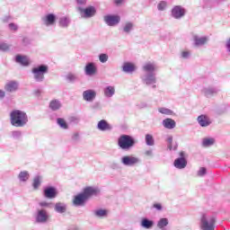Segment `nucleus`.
Returning a JSON list of instances; mask_svg holds the SVG:
<instances>
[{"instance_id":"1","label":"nucleus","mask_w":230,"mask_h":230,"mask_svg":"<svg viewBox=\"0 0 230 230\" xmlns=\"http://www.w3.org/2000/svg\"><path fill=\"white\" fill-rule=\"evenodd\" d=\"M142 69L145 73L141 76L143 84H146V85H152V88L155 89V87H157V85H155V84H157V77L155 76L157 65H155V63L147 62L144 64Z\"/></svg>"},{"instance_id":"2","label":"nucleus","mask_w":230,"mask_h":230,"mask_svg":"<svg viewBox=\"0 0 230 230\" xmlns=\"http://www.w3.org/2000/svg\"><path fill=\"white\" fill-rule=\"evenodd\" d=\"M13 127H25L28 123V115L21 110H14L10 113Z\"/></svg>"},{"instance_id":"3","label":"nucleus","mask_w":230,"mask_h":230,"mask_svg":"<svg viewBox=\"0 0 230 230\" xmlns=\"http://www.w3.org/2000/svg\"><path fill=\"white\" fill-rule=\"evenodd\" d=\"M49 73V66L48 65H39L31 69V74L35 82L42 83L46 77L45 75Z\"/></svg>"},{"instance_id":"4","label":"nucleus","mask_w":230,"mask_h":230,"mask_svg":"<svg viewBox=\"0 0 230 230\" xmlns=\"http://www.w3.org/2000/svg\"><path fill=\"white\" fill-rule=\"evenodd\" d=\"M135 145L136 139L130 135H121L118 138V146H119L121 150L128 151L131 148H134Z\"/></svg>"},{"instance_id":"5","label":"nucleus","mask_w":230,"mask_h":230,"mask_svg":"<svg viewBox=\"0 0 230 230\" xmlns=\"http://www.w3.org/2000/svg\"><path fill=\"white\" fill-rule=\"evenodd\" d=\"M217 218L213 216L203 215L200 218V229L201 230H215V224Z\"/></svg>"},{"instance_id":"6","label":"nucleus","mask_w":230,"mask_h":230,"mask_svg":"<svg viewBox=\"0 0 230 230\" xmlns=\"http://www.w3.org/2000/svg\"><path fill=\"white\" fill-rule=\"evenodd\" d=\"M120 163L123 166H128L130 168L140 164L141 159L135 155H124L120 158Z\"/></svg>"},{"instance_id":"7","label":"nucleus","mask_w":230,"mask_h":230,"mask_svg":"<svg viewBox=\"0 0 230 230\" xmlns=\"http://www.w3.org/2000/svg\"><path fill=\"white\" fill-rule=\"evenodd\" d=\"M35 220L37 224H46L49 220V213L45 208H38L36 210Z\"/></svg>"},{"instance_id":"8","label":"nucleus","mask_w":230,"mask_h":230,"mask_svg":"<svg viewBox=\"0 0 230 230\" xmlns=\"http://www.w3.org/2000/svg\"><path fill=\"white\" fill-rule=\"evenodd\" d=\"M78 12L80 13L81 17L84 19H91V17H94L96 15V7L88 6L86 8L77 7Z\"/></svg>"},{"instance_id":"9","label":"nucleus","mask_w":230,"mask_h":230,"mask_svg":"<svg viewBox=\"0 0 230 230\" xmlns=\"http://www.w3.org/2000/svg\"><path fill=\"white\" fill-rule=\"evenodd\" d=\"M104 22L107 26H118L121 22V17L116 14H107L104 16Z\"/></svg>"},{"instance_id":"10","label":"nucleus","mask_w":230,"mask_h":230,"mask_svg":"<svg viewBox=\"0 0 230 230\" xmlns=\"http://www.w3.org/2000/svg\"><path fill=\"white\" fill-rule=\"evenodd\" d=\"M173 166L177 168V170H184V168L188 166V161L184 157V152L180 153V157L174 160Z\"/></svg>"},{"instance_id":"11","label":"nucleus","mask_w":230,"mask_h":230,"mask_svg":"<svg viewBox=\"0 0 230 230\" xmlns=\"http://www.w3.org/2000/svg\"><path fill=\"white\" fill-rule=\"evenodd\" d=\"M201 93L206 96V98H212V96H217V94L220 93V88L217 86H208L204 87L201 90Z\"/></svg>"},{"instance_id":"12","label":"nucleus","mask_w":230,"mask_h":230,"mask_svg":"<svg viewBox=\"0 0 230 230\" xmlns=\"http://www.w3.org/2000/svg\"><path fill=\"white\" fill-rule=\"evenodd\" d=\"M172 17H173V19H182V17H184V15H186V9H184V7L181 6V5H175L172 9Z\"/></svg>"},{"instance_id":"13","label":"nucleus","mask_w":230,"mask_h":230,"mask_svg":"<svg viewBox=\"0 0 230 230\" xmlns=\"http://www.w3.org/2000/svg\"><path fill=\"white\" fill-rule=\"evenodd\" d=\"M82 193L86 198V200H89L91 197H98L100 190L96 187H86Z\"/></svg>"},{"instance_id":"14","label":"nucleus","mask_w":230,"mask_h":230,"mask_svg":"<svg viewBox=\"0 0 230 230\" xmlns=\"http://www.w3.org/2000/svg\"><path fill=\"white\" fill-rule=\"evenodd\" d=\"M41 21L45 26H55L57 15L55 13H48L41 18Z\"/></svg>"},{"instance_id":"15","label":"nucleus","mask_w":230,"mask_h":230,"mask_svg":"<svg viewBox=\"0 0 230 230\" xmlns=\"http://www.w3.org/2000/svg\"><path fill=\"white\" fill-rule=\"evenodd\" d=\"M83 100H84V102H93V101L96 100V91L93 90V89H89L86 91L83 92Z\"/></svg>"},{"instance_id":"16","label":"nucleus","mask_w":230,"mask_h":230,"mask_svg":"<svg viewBox=\"0 0 230 230\" xmlns=\"http://www.w3.org/2000/svg\"><path fill=\"white\" fill-rule=\"evenodd\" d=\"M4 89L6 93H17L19 91V82L9 81L5 84Z\"/></svg>"},{"instance_id":"17","label":"nucleus","mask_w":230,"mask_h":230,"mask_svg":"<svg viewBox=\"0 0 230 230\" xmlns=\"http://www.w3.org/2000/svg\"><path fill=\"white\" fill-rule=\"evenodd\" d=\"M57 195V188L55 187H46L43 190V197H45V199H56Z\"/></svg>"},{"instance_id":"18","label":"nucleus","mask_w":230,"mask_h":230,"mask_svg":"<svg viewBox=\"0 0 230 230\" xmlns=\"http://www.w3.org/2000/svg\"><path fill=\"white\" fill-rule=\"evenodd\" d=\"M85 202H87V199L83 192L75 196V198L73 199V204L75 207L85 206Z\"/></svg>"},{"instance_id":"19","label":"nucleus","mask_w":230,"mask_h":230,"mask_svg":"<svg viewBox=\"0 0 230 230\" xmlns=\"http://www.w3.org/2000/svg\"><path fill=\"white\" fill-rule=\"evenodd\" d=\"M96 65L93 62L87 63L84 66V75L86 76H93V75H96Z\"/></svg>"},{"instance_id":"20","label":"nucleus","mask_w":230,"mask_h":230,"mask_svg":"<svg viewBox=\"0 0 230 230\" xmlns=\"http://www.w3.org/2000/svg\"><path fill=\"white\" fill-rule=\"evenodd\" d=\"M71 24V18L69 16H60L58 19V26L59 28L67 29Z\"/></svg>"},{"instance_id":"21","label":"nucleus","mask_w":230,"mask_h":230,"mask_svg":"<svg viewBox=\"0 0 230 230\" xmlns=\"http://www.w3.org/2000/svg\"><path fill=\"white\" fill-rule=\"evenodd\" d=\"M98 130H101V132H107V130H112V126L107 122L105 119H102L97 124Z\"/></svg>"},{"instance_id":"22","label":"nucleus","mask_w":230,"mask_h":230,"mask_svg":"<svg viewBox=\"0 0 230 230\" xmlns=\"http://www.w3.org/2000/svg\"><path fill=\"white\" fill-rule=\"evenodd\" d=\"M134 22L127 21L122 24V32L128 35L130 32L134 31Z\"/></svg>"},{"instance_id":"23","label":"nucleus","mask_w":230,"mask_h":230,"mask_svg":"<svg viewBox=\"0 0 230 230\" xmlns=\"http://www.w3.org/2000/svg\"><path fill=\"white\" fill-rule=\"evenodd\" d=\"M197 121L201 127H209L211 125V119L208 115H199Z\"/></svg>"},{"instance_id":"24","label":"nucleus","mask_w":230,"mask_h":230,"mask_svg":"<svg viewBox=\"0 0 230 230\" xmlns=\"http://www.w3.org/2000/svg\"><path fill=\"white\" fill-rule=\"evenodd\" d=\"M163 127L164 128H167L168 130H172V128H175L177 127V122L173 120V119L167 118L162 121Z\"/></svg>"},{"instance_id":"25","label":"nucleus","mask_w":230,"mask_h":230,"mask_svg":"<svg viewBox=\"0 0 230 230\" xmlns=\"http://www.w3.org/2000/svg\"><path fill=\"white\" fill-rule=\"evenodd\" d=\"M93 215L96 218H107L109 215V210L99 208L93 211Z\"/></svg>"},{"instance_id":"26","label":"nucleus","mask_w":230,"mask_h":230,"mask_svg":"<svg viewBox=\"0 0 230 230\" xmlns=\"http://www.w3.org/2000/svg\"><path fill=\"white\" fill-rule=\"evenodd\" d=\"M103 93H104V96L106 98H112L114 94H116V88H114V86H106L103 89Z\"/></svg>"},{"instance_id":"27","label":"nucleus","mask_w":230,"mask_h":230,"mask_svg":"<svg viewBox=\"0 0 230 230\" xmlns=\"http://www.w3.org/2000/svg\"><path fill=\"white\" fill-rule=\"evenodd\" d=\"M206 42H208V37L194 36V46H196V48H199V46H204Z\"/></svg>"},{"instance_id":"28","label":"nucleus","mask_w":230,"mask_h":230,"mask_svg":"<svg viewBox=\"0 0 230 230\" xmlns=\"http://www.w3.org/2000/svg\"><path fill=\"white\" fill-rule=\"evenodd\" d=\"M54 209L57 213H66V211H67V205H66V203L58 202L56 203Z\"/></svg>"},{"instance_id":"29","label":"nucleus","mask_w":230,"mask_h":230,"mask_svg":"<svg viewBox=\"0 0 230 230\" xmlns=\"http://www.w3.org/2000/svg\"><path fill=\"white\" fill-rule=\"evenodd\" d=\"M140 226L141 227H144V229H152L154 227V221L144 217L141 220Z\"/></svg>"},{"instance_id":"30","label":"nucleus","mask_w":230,"mask_h":230,"mask_svg":"<svg viewBox=\"0 0 230 230\" xmlns=\"http://www.w3.org/2000/svg\"><path fill=\"white\" fill-rule=\"evenodd\" d=\"M18 179L20 182H27V181H30V172L21 171L18 174Z\"/></svg>"},{"instance_id":"31","label":"nucleus","mask_w":230,"mask_h":230,"mask_svg":"<svg viewBox=\"0 0 230 230\" xmlns=\"http://www.w3.org/2000/svg\"><path fill=\"white\" fill-rule=\"evenodd\" d=\"M42 184V176L36 175L32 180V188L33 190H39L40 188V185Z\"/></svg>"},{"instance_id":"32","label":"nucleus","mask_w":230,"mask_h":230,"mask_svg":"<svg viewBox=\"0 0 230 230\" xmlns=\"http://www.w3.org/2000/svg\"><path fill=\"white\" fill-rule=\"evenodd\" d=\"M15 61L17 64H21V66H30V61H28V58L24 56H16Z\"/></svg>"},{"instance_id":"33","label":"nucleus","mask_w":230,"mask_h":230,"mask_svg":"<svg viewBox=\"0 0 230 230\" xmlns=\"http://www.w3.org/2000/svg\"><path fill=\"white\" fill-rule=\"evenodd\" d=\"M122 71L124 73H134V71H136V66L131 63H124Z\"/></svg>"},{"instance_id":"34","label":"nucleus","mask_w":230,"mask_h":230,"mask_svg":"<svg viewBox=\"0 0 230 230\" xmlns=\"http://www.w3.org/2000/svg\"><path fill=\"white\" fill-rule=\"evenodd\" d=\"M215 145V138L213 137H206L202 140V146H205L206 148L209 146H213Z\"/></svg>"},{"instance_id":"35","label":"nucleus","mask_w":230,"mask_h":230,"mask_svg":"<svg viewBox=\"0 0 230 230\" xmlns=\"http://www.w3.org/2000/svg\"><path fill=\"white\" fill-rule=\"evenodd\" d=\"M57 124L58 125V127H60V128H63V130H67V128H69V125H67V122H66V119L62 118L57 119Z\"/></svg>"},{"instance_id":"36","label":"nucleus","mask_w":230,"mask_h":230,"mask_svg":"<svg viewBox=\"0 0 230 230\" xmlns=\"http://www.w3.org/2000/svg\"><path fill=\"white\" fill-rule=\"evenodd\" d=\"M66 80L69 84H75V82L78 81V75L73 73H69L66 75Z\"/></svg>"},{"instance_id":"37","label":"nucleus","mask_w":230,"mask_h":230,"mask_svg":"<svg viewBox=\"0 0 230 230\" xmlns=\"http://www.w3.org/2000/svg\"><path fill=\"white\" fill-rule=\"evenodd\" d=\"M62 107V104L60 103V101L54 100L49 103V108L51 111H58Z\"/></svg>"},{"instance_id":"38","label":"nucleus","mask_w":230,"mask_h":230,"mask_svg":"<svg viewBox=\"0 0 230 230\" xmlns=\"http://www.w3.org/2000/svg\"><path fill=\"white\" fill-rule=\"evenodd\" d=\"M145 140H146V145H147V146H154V145H155V140L154 139V136H152L151 134H146Z\"/></svg>"},{"instance_id":"39","label":"nucleus","mask_w":230,"mask_h":230,"mask_svg":"<svg viewBox=\"0 0 230 230\" xmlns=\"http://www.w3.org/2000/svg\"><path fill=\"white\" fill-rule=\"evenodd\" d=\"M158 112H160L161 114H165L166 116H172V114H173V111L168 108H159Z\"/></svg>"},{"instance_id":"40","label":"nucleus","mask_w":230,"mask_h":230,"mask_svg":"<svg viewBox=\"0 0 230 230\" xmlns=\"http://www.w3.org/2000/svg\"><path fill=\"white\" fill-rule=\"evenodd\" d=\"M99 61L101 64H106L109 61V55L105 53H102L99 55Z\"/></svg>"},{"instance_id":"41","label":"nucleus","mask_w":230,"mask_h":230,"mask_svg":"<svg viewBox=\"0 0 230 230\" xmlns=\"http://www.w3.org/2000/svg\"><path fill=\"white\" fill-rule=\"evenodd\" d=\"M166 6H168V4L166 3V1H161L157 4V10H159V12H164V10H166Z\"/></svg>"},{"instance_id":"42","label":"nucleus","mask_w":230,"mask_h":230,"mask_svg":"<svg viewBox=\"0 0 230 230\" xmlns=\"http://www.w3.org/2000/svg\"><path fill=\"white\" fill-rule=\"evenodd\" d=\"M11 136L13 139H21V137H22V132L19 130H14L11 132Z\"/></svg>"},{"instance_id":"43","label":"nucleus","mask_w":230,"mask_h":230,"mask_svg":"<svg viewBox=\"0 0 230 230\" xmlns=\"http://www.w3.org/2000/svg\"><path fill=\"white\" fill-rule=\"evenodd\" d=\"M190 57H191V53L190 51H182L180 56V58H183V60H188Z\"/></svg>"},{"instance_id":"44","label":"nucleus","mask_w":230,"mask_h":230,"mask_svg":"<svg viewBox=\"0 0 230 230\" xmlns=\"http://www.w3.org/2000/svg\"><path fill=\"white\" fill-rule=\"evenodd\" d=\"M208 172V170L206 169V167H200L199 170L198 171V177H204V175H206V173Z\"/></svg>"},{"instance_id":"45","label":"nucleus","mask_w":230,"mask_h":230,"mask_svg":"<svg viewBox=\"0 0 230 230\" xmlns=\"http://www.w3.org/2000/svg\"><path fill=\"white\" fill-rule=\"evenodd\" d=\"M0 51H10V45L8 43H0Z\"/></svg>"},{"instance_id":"46","label":"nucleus","mask_w":230,"mask_h":230,"mask_svg":"<svg viewBox=\"0 0 230 230\" xmlns=\"http://www.w3.org/2000/svg\"><path fill=\"white\" fill-rule=\"evenodd\" d=\"M9 30H11V31H17V30H19V26L13 22L9 23Z\"/></svg>"},{"instance_id":"47","label":"nucleus","mask_w":230,"mask_h":230,"mask_svg":"<svg viewBox=\"0 0 230 230\" xmlns=\"http://www.w3.org/2000/svg\"><path fill=\"white\" fill-rule=\"evenodd\" d=\"M92 109H93L94 111H102V104L100 102H94L92 105Z\"/></svg>"},{"instance_id":"48","label":"nucleus","mask_w":230,"mask_h":230,"mask_svg":"<svg viewBox=\"0 0 230 230\" xmlns=\"http://www.w3.org/2000/svg\"><path fill=\"white\" fill-rule=\"evenodd\" d=\"M76 3L78 4V8H83V6L87 4V0H76Z\"/></svg>"},{"instance_id":"49","label":"nucleus","mask_w":230,"mask_h":230,"mask_svg":"<svg viewBox=\"0 0 230 230\" xmlns=\"http://www.w3.org/2000/svg\"><path fill=\"white\" fill-rule=\"evenodd\" d=\"M39 206L40 208H50L51 203L47 202V201H41V202L39 203Z\"/></svg>"},{"instance_id":"50","label":"nucleus","mask_w":230,"mask_h":230,"mask_svg":"<svg viewBox=\"0 0 230 230\" xmlns=\"http://www.w3.org/2000/svg\"><path fill=\"white\" fill-rule=\"evenodd\" d=\"M153 208L156 210V211H163V205H161V203H155L153 205Z\"/></svg>"},{"instance_id":"51","label":"nucleus","mask_w":230,"mask_h":230,"mask_svg":"<svg viewBox=\"0 0 230 230\" xmlns=\"http://www.w3.org/2000/svg\"><path fill=\"white\" fill-rule=\"evenodd\" d=\"M225 47H226L227 53L230 54V38L226 39Z\"/></svg>"},{"instance_id":"52","label":"nucleus","mask_w":230,"mask_h":230,"mask_svg":"<svg viewBox=\"0 0 230 230\" xmlns=\"http://www.w3.org/2000/svg\"><path fill=\"white\" fill-rule=\"evenodd\" d=\"M145 155H146L147 157H153L154 151H152V149L146 150V151H145Z\"/></svg>"},{"instance_id":"53","label":"nucleus","mask_w":230,"mask_h":230,"mask_svg":"<svg viewBox=\"0 0 230 230\" xmlns=\"http://www.w3.org/2000/svg\"><path fill=\"white\" fill-rule=\"evenodd\" d=\"M72 139H73V141H78V139H80V135L78 133H75L72 136Z\"/></svg>"},{"instance_id":"54","label":"nucleus","mask_w":230,"mask_h":230,"mask_svg":"<svg viewBox=\"0 0 230 230\" xmlns=\"http://www.w3.org/2000/svg\"><path fill=\"white\" fill-rule=\"evenodd\" d=\"M10 19H12V17H10V15H5L2 18V22H8V21H10Z\"/></svg>"},{"instance_id":"55","label":"nucleus","mask_w":230,"mask_h":230,"mask_svg":"<svg viewBox=\"0 0 230 230\" xmlns=\"http://www.w3.org/2000/svg\"><path fill=\"white\" fill-rule=\"evenodd\" d=\"M4 96H6V93L3 90H0V100L4 99Z\"/></svg>"},{"instance_id":"56","label":"nucleus","mask_w":230,"mask_h":230,"mask_svg":"<svg viewBox=\"0 0 230 230\" xmlns=\"http://www.w3.org/2000/svg\"><path fill=\"white\" fill-rule=\"evenodd\" d=\"M167 146L169 150H177V145L173 146L172 144H168Z\"/></svg>"},{"instance_id":"57","label":"nucleus","mask_w":230,"mask_h":230,"mask_svg":"<svg viewBox=\"0 0 230 230\" xmlns=\"http://www.w3.org/2000/svg\"><path fill=\"white\" fill-rule=\"evenodd\" d=\"M167 143H168V145L173 143V137L172 136H169L167 137Z\"/></svg>"},{"instance_id":"58","label":"nucleus","mask_w":230,"mask_h":230,"mask_svg":"<svg viewBox=\"0 0 230 230\" xmlns=\"http://www.w3.org/2000/svg\"><path fill=\"white\" fill-rule=\"evenodd\" d=\"M71 121H73L74 123H78V121H80V119H78L77 117H72Z\"/></svg>"},{"instance_id":"59","label":"nucleus","mask_w":230,"mask_h":230,"mask_svg":"<svg viewBox=\"0 0 230 230\" xmlns=\"http://www.w3.org/2000/svg\"><path fill=\"white\" fill-rule=\"evenodd\" d=\"M67 230H80V228H78V226H71L68 227Z\"/></svg>"},{"instance_id":"60","label":"nucleus","mask_w":230,"mask_h":230,"mask_svg":"<svg viewBox=\"0 0 230 230\" xmlns=\"http://www.w3.org/2000/svg\"><path fill=\"white\" fill-rule=\"evenodd\" d=\"M146 107H148V104H146V102H141L140 103V108L141 109H146Z\"/></svg>"},{"instance_id":"61","label":"nucleus","mask_w":230,"mask_h":230,"mask_svg":"<svg viewBox=\"0 0 230 230\" xmlns=\"http://www.w3.org/2000/svg\"><path fill=\"white\" fill-rule=\"evenodd\" d=\"M123 3V0H115V4H121Z\"/></svg>"},{"instance_id":"62","label":"nucleus","mask_w":230,"mask_h":230,"mask_svg":"<svg viewBox=\"0 0 230 230\" xmlns=\"http://www.w3.org/2000/svg\"><path fill=\"white\" fill-rule=\"evenodd\" d=\"M35 93L36 94H40V90H37Z\"/></svg>"},{"instance_id":"63","label":"nucleus","mask_w":230,"mask_h":230,"mask_svg":"<svg viewBox=\"0 0 230 230\" xmlns=\"http://www.w3.org/2000/svg\"><path fill=\"white\" fill-rule=\"evenodd\" d=\"M114 166H117V164H113L111 165L112 168H114Z\"/></svg>"}]
</instances>
